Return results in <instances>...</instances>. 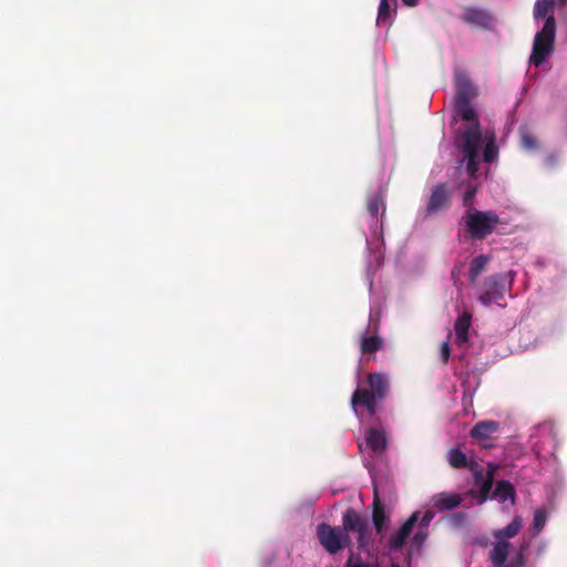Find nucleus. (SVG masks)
<instances>
[{
    "mask_svg": "<svg viewBox=\"0 0 567 567\" xmlns=\"http://www.w3.org/2000/svg\"><path fill=\"white\" fill-rule=\"evenodd\" d=\"M427 537V534L425 532H417L414 536H413V539L416 544H422Z\"/></svg>",
    "mask_w": 567,
    "mask_h": 567,
    "instance_id": "obj_34",
    "label": "nucleus"
},
{
    "mask_svg": "<svg viewBox=\"0 0 567 567\" xmlns=\"http://www.w3.org/2000/svg\"><path fill=\"white\" fill-rule=\"evenodd\" d=\"M455 96L454 106L456 115L467 123L466 127L481 128L478 114L472 102L477 97V87L468 74L461 69L454 71Z\"/></svg>",
    "mask_w": 567,
    "mask_h": 567,
    "instance_id": "obj_2",
    "label": "nucleus"
},
{
    "mask_svg": "<svg viewBox=\"0 0 567 567\" xmlns=\"http://www.w3.org/2000/svg\"><path fill=\"white\" fill-rule=\"evenodd\" d=\"M472 316L468 312H463L455 321L454 331L456 337V342L458 344L465 343L468 341V330L471 327Z\"/></svg>",
    "mask_w": 567,
    "mask_h": 567,
    "instance_id": "obj_17",
    "label": "nucleus"
},
{
    "mask_svg": "<svg viewBox=\"0 0 567 567\" xmlns=\"http://www.w3.org/2000/svg\"><path fill=\"white\" fill-rule=\"evenodd\" d=\"M525 565V555L524 547L516 554V556L506 564V567H524Z\"/></svg>",
    "mask_w": 567,
    "mask_h": 567,
    "instance_id": "obj_30",
    "label": "nucleus"
},
{
    "mask_svg": "<svg viewBox=\"0 0 567 567\" xmlns=\"http://www.w3.org/2000/svg\"><path fill=\"white\" fill-rule=\"evenodd\" d=\"M522 528V518L516 516L506 527L494 533L496 539H505L515 537Z\"/></svg>",
    "mask_w": 567,
    "mask_h": 567,
    "instance_id": "obj_21",
    "label": "nucleus"
},
{
    "mask_svg": "<svg viewBox=\"0 0 567 567\" xmlns=\"http://www.w3.org/2000/svg\"><path fill=\"white\" fill-rule=\"evenodd\" d=\"M449 464L453 468H465L467 467V457L466 455L458 449H452L447 454Z\"/></svg>",
    "mask_w": 567,
    "mask_h": 567,
    "instance_id": "obj_24",
    "label": "nucleus"
},
{
    "mask_svg": "<svg viewBox=\"0 0 567 567\" xmlns=\"http://www.w3.org/2000/svg\"><path fill=\"white\" fill-rule=\"evenodd\" d=\"M461 20L467 24L487 29L493 22V17L486 10L475 7H466L463 10Z\"/></svg>",
    "mask_w": 567,
    "mask_h": 567,
    "instance_id": "obj_10",
    "label": "nucleus"
},
{
    "mask_svg": "<svg viewBox=\"0 0 567 567\" xmlns=\"http://www.w3.org/2000/svg\"><path fill=\"white\" fill-rule=\"evenodd\" d=\"M496 466L493 464H488V471L486 475H483L482 471H477L474 474L475 483L481 484L480 487V503H484L487 501L491 496V491L494 484V473L496 471Z\"/></svg>",
    "mask_w": 567,
    "mask_h": 567,
    "instance_id": "obj_11",
    "label": "nucleus"
},
{
    "mask_svg": "<svg viewBox=\"0 0 567 567\" xmlns=\"http://www.w3.org/2000/svg\"><path fill=\"white\" fill-rule=\"evenodd\" d=\"M372 522L378 534H381L388 522L384 506L379 497L378 489L374 488L373 503H372Z\"/></svg>",
    "mask_w": 567,
    "mask_h": 567,
    "instance_id": "obj_15",
    "label": "nucleus"
},
{
    "mask_svg": "<svg viewBox=\"0 0 567 567\" xmlns=\"http://www.w3.org/2000/svg\"><path fill=\"white\" fill-rule=\"evenodd\" d=\"M556 39V19L550 14L543 28L535 34L529 62L535 66L542 65L554 52Z\"/></svg>",
    "mask_w": 567,
    "mask_h": 567,
    "instance_id": "obj_5",
    "label": "nucleus"
},
{
    "mask_svg": "<svg viewBox=\"0 0 567 567\" xmlns=\"http://www.w3.org/2000/svg\"><path fill=\"white\" fill-rule=\"evenodd\" d=\"M451 355V349L449 342H444L441 346V359L443 363H447Z\"/></svg>",
    "mask_w": 567,
    "mask_h": 567,
    "instance_id": "obj_32",
    "label": "nucleus"
},
{
    "mask_svg": "<svg viewBox=\"0 0 567 567\" xmlns=\"http://www.w3.org/2000/svg\"><path fill=\"white\" fill-rule=\"evenodd\" d=\"M456 145L462 150L464 158L467 159L466 171L470 176H476L478 172V154L482 147V131L477 127H465L457 138Z\"/></svg>",
    "mask_w": 567,
    "mask_h": 567,
    "instance_id": "obj_6",
    "label": "nucleus"
},
{
    "mask_svg": "<svg viewBox=\"0 0 567 567\" xmlns=\"http://www.w3.org/2000/svg\"><path fill=\"white\" fill-rule=\"evenodd\" d=\"M499 423L496 421H482L476 423L471 430V436L478 441L491 439L492 434L497 432Z\"/></svg>",
    "mask_w": 567,
    "mask_h": 567,
    "instance_id": "obj_16",
    "label": "nucleus"
},
{
    "mask_svg": "<svg viewBox=\"0 0 567 567\" xmlns=\"http://www.w3.org/2000/svg\"><path fill=\"white\" fill-rule=\"evenodd\" d=\"M555 0H536L533 16L535 20L547 19L553 14Z\"/></svg>",
    "mask_w": 567,
    "mask_h": 567,
    "instance_id": "obj_20",
    "label": "nucleus"
},
{
    "mask_svg": "<svg viewBox=\"0 0 567 567\" xmlns=\"http://www.w3.org/2000/svg\"><path fill=\"white\" fill-rule=\"evenodd\" d=\"M350 532L357 534L358 548L364 549L371 542V530L368 519L353 508H348L342 515V528L332 527L321 523L317 527L320 544L329 554H337L344 547L352 545Z\"/></svg>",
    "mask_w": 567,
    "mask_h": 567,
    "instance_id": "obj_1",
    "label": "nucleus"
},
{
    "mask_svg": "<svg viewBox=\"0 0 567 567\" xmlns=\"http://www.w3.org/2000/svg\"><path fill=\"white\" fill-rule=\"evenodd\" d=\"M368 388H358L351 395V406L355 414L358 408L364 406L372 416L377 413V405L390 393L391 386L388 377L380 372L367 375Z\"/></svg>",
    "mask_w": 567,
    "mask_h": 567,
    "instance_id": "obj_3",
    "label": "nucleus"
},
{
    "mask_svg": "<svg viewBox=\"0 0 567 567\" xmlns=\"http://www.w3.org/2000/svg\"><path fill=\"white\" fill-rule=\"evenodd\" d=\"M520 142L526 150L537 148V138L528 130H520Z\"/></svg>",
    "mask_w": 567,
    "mask_h": 567,
    "instance_id": "obj_27",
    "label": "nucleus"
},
{
    "mask_svg": "<svg viewBox=\"0 0 567 567\" xmlns=\"http://www.w3.org/2000/svg\"><path fill=\"white\" fill-rule=\"evenodd\" d=\"M547 522V514L544 508H537L534 512V518H533V534L538 535L542 529L545 527Z\"/></svg>",
    "mask_w": 567,
    "mask_h": 567,
    "instance_id": "obj_26",
    "label": "nucleus"
},
{
    "mask_svg": "<svg viewBox=\"0 0 567 567\" xmlns=\"http://www.w3.org/2000/svg\"><path fill=\"white\" fill-rule=\"evenodd\" d=\"M420 513L414 512L399 528V530L392 535L388 542V546L391 550H400L406 543V538L412 533L416 522L419 520Z\"/></svg>",
    "mask_w": 567,
    "mask_h": 567,
    "instance_id": "obj_9",
    "label": "nucleus"
},
{
    "mask_svg": "<svg viewBox=\"0 0 567 567\" xmlns=\"http://www.w3.org/2000/svg\"><path fill=\"white\" fill-rule=\"evenodd\" d=\"M377 23L379 25H390L391 24V7L388 0H380Z\"/></svg>",
    "mask_w": 567,
    "mask_h": 567,
    "instance_id": "obj_25",
    "label": "nucleus"
},
{
    "mask_svg": "<svg viewBox=\"0 0 567 567\" xmlns=\"http://www.w3.org/2000/svg\"><path fill=\"white\" fill-rule=\"evenodd\" d=\"M476 192V187H470L466 189L463 195V203L465 206H472Z\"/></svg>",
    "mask_w": 567,
    "mask_h": 567,
    "instance_id": "obj_31",
    "label": "nucleus"
},
{
    "mask_svg": "<svg viewBox=\"0 0 567 567\" xmlns=\"http://www.w3.org/2000/svg\"><path fill=\"white\" fill-rule=\"evenodd\" d=\"M559 4L564 6L567 3V0H557Z\"/></svg>",
    "mask_w": 567,
    "mask_h": 567,
    "instance_id": "obj_36",
    "label": "nucleus"
},
{
    "mask_svg": "<svg viewBox=\"0 0 567 567\" xmlns=\"http://www.w3.org/2000/svg\"><path fill=\"white\" fill-rule=\"evenodd\" d=\"M462 497L455 493H439L432 497V505L439 512H444L457 507Z\"/></svg>",
    "mask_w": 567,
    "mask_h": 567,
    "instance_id": "obj_14",
    "label": "nucleus"
},
{
    "mask_svg": "<svg viewBox=\"0 0 567 567\" xmlns=\"http://www.w3.org/2000/svg\"><path fill=\"white\" fill-rule=\"evenodd\" d=\"M367 209L373 218H377L380 213L383 216L385 208L382 196L380 194L369 196L367 202Z\"/></svg>",
    "mask_w": 567,
    "mask_h": 567,
    "instance_id": "obj_23",
    "label": "nucleus"
},
{
    "mask_svg": "<svg viewBox=\"0 0 567 567\" xmlns=\"http://www.w3.org/2000/svg\"><path fill=\"white\" fill-rule=\"evenodd\" d=\"M452 193L446 184H437L433 187L426 205V214L433 215L447 208L451 203Z\"/></svg>",
    "mask_w": 567,
    "mask_h": 567,
    "instance_id": "obj_8",
    "label": "nucleus"
},
{
    "mask_svg": "<svg viewBox=\"0 0 567 567\" xmlns=\"http://www.w3.org/2000/svg\"><path fill=\"white\" fill-rule=\"evenodd\" d=\"M497 154H498V150H497V146L495 145V143L493 141L488 142L485 145L484 153H483L484 161L487 163H492L497 157Z\"/></svg>",
    "mask_w": 567,
    "mask_h": 567,
    "instance_id": "obj_28",
    "label": "nucleus"
},
{
    "mask_svg": "<svg viewBox=\"0 0 567 567\" xmlns=\"http://www.w3.org/2000/svg\"><path fill=\"white\" fill-rule=\"evenodd\" d=\"M492 498L498 499L502 503L511 499L512 504H514L516 498V491L514 485L505 480L498 481L496 483Z\"/></svg>",
    "mask_w": 567,
    "mask_h": 567,
    "instance_id": "obj_18",
    "label": "nucleus"
},
{
    "mask_svg": "<svg viewBox=\"0 0 567 567\" xmlns=\"http://www.w3.org/2000/svg\"><path fill=\"white\" fill-rule=\"evenodd\" d=\"M488 261L489 256L487 255H480L472 260L468 271L470 281L472 284H474L477 277L484 271Z\"/></svg>",
    "mask_w": 567,
    "mask_h": 567,
    "instance_id": "obj_22",
    "label": "nucleus"
},
{
    "mask_svg": "<svg viewBox=\"0 0 567 567\" xmlns=\"http://www.w3.org/2000/svg\"><path fill=\"white\" fill-rule=\"evenodd\" d=\"M383 347V340L377 336H363L361 338L360 351L362 354L374 353Z\"/></svg>",
    "mask_w": 567,
    "mask_h": 567,
    "instance_id": "obj_19",
    "label": "nucleus"
},
{
    "mask_svg": "<svg viewBox=\"0 0 567 567\" xmlns=\"http://www.w3.org/2000/svg\"><path fill=\"white\" fill-rule=\"evenodd\" d=\"M506 277L502 274H494L486 277L478 290L477 300L485 307L492 303L499 305L505 295Z\"/></svg>",
    "mask_w": 567,
    "mask_h": 567,
    "instance_id": "obj_7",
    "label": "nucleus"
},
{
    "mask_svg": "<svg viewBox=\"0 0 567 567\" xmlns=\"http://www.w3.org/2000/svg\"><path fill=\"white\" fill-rule=\"evenodd\" d=\"M346 567H379V566H371L367 563H364L361 558H354L353 555H351L346 564ZM391 567H401L399 564H392Z\"/></svg>",
    "mask_w": 567,
    "mask_h": 567,
    "instance_id": "obj_29",
    "label": "nucleus"
},
{
    "mask_svg": "<svg viewBox=\"0 0 567 567\" xmlns=\"http://www.w3.org/2000/svg\"><path fill=\"white\" fill-rule=\"evenodd\" d=\"M462 221L470 238L483 240L494 233L501 219L493 210H478L471 207L462 217Z\"/></svg>",
    "mask_w": 567,
    "mask_h": 567,
    "instance_id": "obj_4",
    "label": "nucleus"
},
{
    "mask_svg": "<svg viewBox=\"0 0 567 567\" xmlns=\"http://www.w3.org/2000/svg\"><path fill=\"white\" fill-rule=\"evenodd\" d=\"M402 2L408 7H414L417 3V0H402Z\"/></svg>",
    "mask_w": 567,
    "mask_h": 567,
    "instance_id": "obj_35",
    "label": "nucleus"
},
{
    "mask_svg": "<svg viewBox=\"0 0 567 567\" xmlns=\"http://www.w3.org/2000/svg\"><path fill=\"white\" fill-rule=\"evenodd\" d=\"M434 518V513L432 511H426L422 518L420 519L421 527H427L431 520Z\"/></svg>",
    "mask_w": 567,
    "mask_h": 567,
    "instance_id": "obj_33",
    "label": "nucleus"
},
{
    "mask_svg": "<svg viewBox=\"0 0 567 567\" xmlns=\"http://www.w3.org/2000/svg\"><path fill=\"white\" fill-rule=\"evenodd\" d=\"M364 440L373 454L383 453L388 446L386 434L382 429L370 427L365 433Z\"/></svg>",
    "mask_w": 567,
    "mask_h": 567,
    "instance_id": "obj_12",
    "label": "nucleus"
},
{
    "mask_svg": "<svg viewBox=\"0 0 567 567\" xmlns=\"http://www.w3.org/2000/svg\"><path fill=\"white\" fill-rule=\"evenodd\" d=\"M509 548L511 544L507 540L497 539L489 551L492 567H506Z\"/></svg>",
    "mask_w": 567,
    "mask_h": 567,
    "instance_id": "obj_13",
    "label": "nucleus"
}]
</instances>
